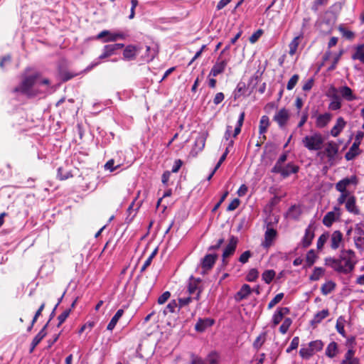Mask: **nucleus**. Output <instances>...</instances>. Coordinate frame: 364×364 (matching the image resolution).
<instances>
[{
	"mask_svg": "<svg viewBox=\"0 0 364 364\" xmlns=\"http://www.w3.org/2000/svg\"><path fill=\"white\" fill-rule=\"evenodd\" d=\"M344 263V265L340 264V260L336 259L335 257H329L325 259V264L338 273L348 274L353 271L356 264L353 259L347 258Z\"/></svg>",
	"mask_w": 364,
	"mask_h": 364,
	"instance_id": "nucleus-1",
	"label": "nucleus"
},
{
	"mask_svg": "<svg viewBox=\"0 0 364 364\" xmlns=\"http://www.w3.org/2000/svg\"><path fill=\"white\" fill-rule=\"evenodd\" d=\"M37 75H30L25 76L21 82L14 89V92L21 93L28 97L34 96L33 87L37 80Z\"/></svg>",
	"mask_w": 364,
	"mask_h": 364,
	"instance_id": "nucleus-2",
	"label": "nucleus"
},
{
	"mask_svg": "<svg viewBox=\"0 0 364 364\" xmlns=\"http://www.w3.org/2000/svg\"><path fill=\"white\" fill-rule=\"evenodd\" d=\"M323 142L324 139L318 132H315L311 135H306L302 139L303 145L309 151L321 150Z\"/></svg>",
	"mask_w": 364,
	"mask_h": 364,
	"instance_id": "nucleus-3",
	"label": "nucleus"
},
{
	"mask_svg": "<svg viewBox=\"0 0 364 364\" xmlns=\"http://www.w3.org/2000/svg\"><path fill=\"white\" fill-rule=\"evenodd\" d=\"M127 36V33L122 31L103 30L97 34L96 39L102 40L103 43L116 42L118 40H125Z\"/></svg>",
	"mask_w": 364,
	"mask_h": 364,
	"instance_id": "nucleus-4",
	"label": "nucleus"
},
{
	"mask_svg": "<svg viewBox=\"0 0 364 364\" xmlns=\"http://www.w3.org/2000/svg\"><path fill=\"white\" fill-rule=\"evenodd\" d=\"M202 282L200 278H195L191 276L189 278L188 284V291L189 294L194 295L193 299L198 301L200 299V294L202 293V288L200 287V284Z\"/></svg>",
	"mask_w": 364,
	"mask_h": 364,
	"instance_id": "nucleus-5",
	"label": "nucleus"
},
{
	"mask_svg": "<svg viewBox=\"0 0 364 364\" xmlns=\"http://www.w3.org/2000/svg\"><path fill=\"white\" fill-rule=\"evenodd\" d=\"M218 255L216 253H208L201 259L200 265L202 269L201 274L205 275L214 267Z\"/></svg>",
	"mask_w": 364,
	"mask_h": 364,
	"instance_id": "nucleus-6",
	"label": "nucleus"
},
{
	"mask_svg": "<svg viewBox=\"0 0 364 364\" xmlns=\"http://www.w3.org/2000/svg\"><path fill=\"white\" fill-rule=\"evenodd\" d=\"M299 171V166L294 162H289L285 166L273 171L272 173H279L283 178H288L291 174L297 173Z\"/></svg>",
	"mask_w": 364,
	"mask_h": 364,
	"instance_id": "nucleus-7",
	"label": "nucleus"
},
{
	"mask_svg": "<svg viewBox=\"0 0 364 364\" xmlns=\"http://www.w3.org/2000/svg\"><path fill=\"white\" fill-rule=\"evenodd\" d=\"M229 60L226 58H222L219 56L210 70L209 76L216 77L218 75L223 73L228 63Z\"/></svg>",
	"mask_w": 364,
	"mask_h": 364,
	"instance_id": "nucleus-8",
	"label": "nucleus"
},
{
	"mask_svg": "<svg viewBox=\"0 0 364 364\" xmlns=\"http://www.w3.org/2000/svg\"><path fill=\"white\" fill-rule=\"evenodd\" d=\"M273 119L278 124L279 127L281 129H283L286 126L288 120L289 119V111L285 108L279 109L274 114Z\"/></svg>",
	"mask_w": 364,
	"mask_h": 364,
	"instance_id": "nucleus-9",
	"label": "nucleus"
},
{
	"mask_svg": "<svg viewBox=\"0 0 364 364\" xmlns=\"http://www.w3.org/2000/svg\"><path fill=\"white\" fill-rule=\"evenodd\" d=\"M314 228H313L312 224H310L306 228L305 234L302 237L299 245L303 248H307L311 245L312 240L314 238Z\"/></svg>",
	"mask_w": 364,
	"mask_h": 364,
	"instance_id": "nucleus-10",
	"label": "nucleus"
},
{
	"mask_svg": "<svg viewBox=\"0 0 364 364\" xmlns=\"http://www.w3.org/2000/svg\"><path fill=\"white\" fill-rule=\"evenodd\" d=\"M277 236V231L273 228L267 227L264 232V241L262 242V246L264 248H269L273 244Z\"/></svg>",
	"mask_w": 364,
	"mask_h": 364,
	"instance_id": "nucleus-11",
	"label": "nucleus"
},
{
	"mask_svg": "<svg viewBox=\"0 0 364 364\" xmlns=\"http://www.w3.org/2000/svg\"><path fill=\"white\" fill-rule=\"evenodd\" d=\"M237 242L238 238L236 236L231 235L230 237L228 244L223 250L222 257L224 258H227L232 255L236 250Z\"/></svg>",
	"mask_w": 364,
	"mask_h": 364,
	"instance_id": "nucleus-12",
	"label": "nucleus"
},
{
	"mask_svg": "<svg viewBox=\"0 0 364 364\" xmlns=\"http://www.w3.org/2000/svg\"><path fill=\"white\" fill-rule=\"evenodd\" d=\"M340 208L338 207H334L333 211L328 212L323 218V223L325 226L330 228L334 222H336L340 217L339 213H336V211L339 212Z\"/></svg>",
	"mask_w": 364,
	"mask_h": 364,
	"instance_id": "nucleus-13",
	"label": "nucleus"
},
{
	"mask_svg": "<svg viewBox=\"0 0 364 364\" xmlns=\"http://www.w3.org/2000/svg\"><path fill=\"white\" fill-rule=\"evenodd\" d=\"M140 48L135 45H127L123 51V58L126 60H133L136 58Z\"/></svg>",
	"mask_w": 364,
	"mask_h": 364,
	"instance_id": "nucleus-14",
	"label": "nucleus"
},
{
	"mask_svg": "<svg viewBox=\"0 0 364 364\" xmlns=\"http://www.w3.org/2000/svg\"><path fill=\"white\" fill-rule=\"evenodd\" d=\"M356 185L357 184V178L355 176H353L350 178L346 177L341 180H340L336 184V189L341 192L343 193L344 191L346 190L347 187L350 185Z\"/></svg>",
	"mask_w": 364,
	"mask_h": 364,
	"instance_id": "nucleus-15",
	"label": "nucleus"
},
{
	"mask_svg": "<svg viewBox=\"0 0 364 364\" xmlns=\"http://www.w3.org/2000/svg\"><path fill=\"white\" fill-rule=\"evenodd\" d=\"M214 323V319L211 318H200L195 325V329L197 332L202 333L205 331L208 327L212 326Z\"/></svg>",
	"mask_w": 364,
	"mask_h": 364,
	"instance_id": "nucleus-16",
	"label": "nucleus"
},
{
	"mask_svg": "<svg viewBox=\"0 0 364 364\" xmlns=\"http://www.w3.org/2000/svg\"><path fill=\"white\" fill-rule=\"evenodd\" d=\"M48 328V323H46L44 326L41 328V330L38 333V334L33 338L31 347L29 349V353H31L33 352L36 347L41 343V341L46 337L47 335L46 329Z\"/></svg>",
	"mask_w": 364,
	"mask_h": 364,
	"instance_id": "nucleus-17",
	"label": "nucleus"
},
{
	"mask_svg": "<svg viewBox=\"0 0 364 364\" xmlns=\"http://www.w3.org/2000/svg\"><path fill=\"white\" fill-rule=\"evenodd\" d=\"M289 313V309L287 307H279L274 311L272 316V323L274 326L278 325L283 319L284 315Z\"/></svg>",
	"mask_w": 364,
	"mask_h": 364,
	"instance_id": "nucleus-18",
	"label": "nucleus"
},
{
	"mask_svg": "<svg viewBox=\"0 0 364 364\" xmlns=\"http://www.w3.org/2000/svg\"><path fill=\"white\" fill-rule=\"evenodd\" d=\"M332 118V114L329 112L318 114L316 119V126L317 128L322 129L328 125Z\"/></svg>",
	"mask_w": 364,
	"mask_h": 364,
	"instance_id": "nucleus-19",
	"label": "nucleus"
},
{
	"mask_svg": "<svg viewBox=\"0 0 364 364\" xmlns=\"http://www.w3.org/2000/svg\"><path fill=\"white\" fill-rule=\"evenodd\" d=\"M343 236L340 230H335L331 235V248L332 250H337L343 241Z\"/></svg>",
	"mask_w": 364,
	"mask_h": 364,
	"instance_id": "nucleus-20",
	"label": "nucleus"
},
{
	"mask_svg": "<svg viewBox=\"0 0 364 364\" xmlns=\"http://www.w3.org/2000/svg\"><path fill=\"white\" fill-rule=\"evenodd\" d=\"M346 124V122L344 119L342 117H339L336 120V124L331 129V135L333 137L338 136L345 127Z\"/></svg>",
	"mask_w": 364,
	"mask_h": 364,
	"instance_id": "nucleus-21",
	"label": "nucleus"
},
{
	"mask_svg": "<svg viewBox=\"0 0 364 364\" xmlns=\"http://www.w3.org/2000/svg\"><path fill=\"white\" fill-rule=\"evenodd\" d=\"M252 292L251 287L249 284H244L240 289L236 293L235 299L237 301H240L246 299Z\"/></svg>",
	"mask_w": 364,
	"mask_h": 364,
	"instance_id": "nucleus-22",
	"label": "nucleus"
},
{
	"mask_svg": "<svg viewBox=\"0 0 364 364\" xmlns=\"http://www.w3.org/2000/svg\"><path fill=\"white\" fill-rule=\"evenodd\" d=\"M346 208L349 213L354 215L360 213V210L356 205V198L354 196H350L348 198L346 202Z\"/></svg>",
	"mask_w": 364,
	"mask_h": 364,
	"instance_id": "nucleus-23",
	"label": "nucleus"
},
{
	"mask_svg": "<svg viewBox=\"0 0 364 364\" xmlns=\"http://www.w3.org/2000/svg\"><path fill=\"white\" fill-rule=\"evenodd\" d=\"M339 92L342 97L347 101L351 102L356 100V96L353 94L352 89L347 85L341 87Z\"/></svg>",
	"mask_w": 364,
	"mask_h": 364,
	"instance_id": "nucleus-24",
	"label": "nucleus"
},
{
	"mask_svg": "<svg viewBox=\"0 0 364 364\" xmlns=\"http://www.w3.org/2000/svg\"><path fill=\"white\" fill-rule=\"evenodd\" d=\"M338 147L335 142H333V141L328 142V144L326 146V149H325V152L328 159H333L334 156L338 153Z\"/></svg>",
	"mask_w": 364,
	"mask_h": 364,
	"instance_id": "nucleus-25",
	"label": "nucleus"
},
{
	"mask_svg": "<svg viewBox=\"0 0 364 364\" xmlns=\"http://www.w3.org/2000/svg\"><path fill=\"white\" fill-rule=\"evenodd\" d=\"M360 145L353 143L349 150L346 153L345 158L347 161L353 160L360 154Z\"/></svg>",
	"mask_w": 364,
	"mask_h": 364,
	"instance_id": "nucleus-26",
	"label": "nucleus"
},
{
	"mask_svg": "<svg viewBox=\"0 0 364 364\" xmlns=\"http://www.w3.org/2000/svg\"><path fill=\"white\" fill-rule=\"evenodd\" d=\"M57 177L60 180H66L73 177L71 171L68 168V166H60L57 170Z\"/></svg>",
	"mask_w": 364,
	"mask_h": 364,
	"instance_id": "nucleus-27",
	"label": "nucleus"
},
{
	"mask_svg": "<svg viewBox=\"0 0 364 364\" xmlns=\"http://www.w3.org/2000/svg\"><path fill=\"white\" fill-rule=\"evenodd\" d=\"M123 314H124L123 309H121L117 310V311L115 313V314L113 316V317L111 318L110 321L109 322V323L107 326V329L108 331H112L114 328L118 321L120 319V318L122 316Z\"/></svg>",
	"mask_w": 364,
	"mask_h": 364,
	"instance_id": "nucleus-28",
	"label": "nucleus"
},
{
	"mask_svg": "<svg viewBox=\"0 0 364 364\" xmlns=\"http://www.w3.org/2000/svg\"><path fill=\"white\" fill-rule=\"evenodd\" d=\"M269 126V119L267 115H263L260 118L259 133L260 135H263V138H265L264 134L267 132V129Z\"/></svg>",
	"mask_w": 364,
	"mask_h": 364,
	"instance_id": "nucleus-29",
	"label": "nucleus"
},
{
	"mask_svg": "<svg viewBox=\"0 0 364 364\" xmlns=\"http://www.w3.org/2000/svg\"><path fill=\"white\" fill-rule=\"evenodd\" d=\"M115 52L116 50L114 46H112V44L105 45L103 47L102 53L99 55V59L104 60L108 57L114 55Z\"/></svg>",
	"mask_w": 364,
	"mask_h": 364,
	"instance_id": "nucleus-30",
	"label": "nucleus"
},
{
	"mask_svg": "<svg viewBox=\"0 0 364 364\" xmlns=\"http://www.w3.org/2000/svg\"><path fill=\"white\" fill-rule=\"evenodd\" d=\"M335 288H336V283L330 280V281L326 282L321 286V291L322 294L326 296V295L329 294L331 291H333Z\"/></svg>",
	"mask_w": 364,
	"mask_h": 364,
	"instance_id": "nucleus-31",
	"label": "nucleus"
},
{
	"mask_svg": "<svg viewBox=\"0 0 364 364\" xmlns=\"http://www.w3.org/2000/svg\"><path fill=\"white\" fill-rule=\"evenodd\" d=\"M58 74L60 79L64 82L70 80V79H72L77 75V73H70L69 71L61 67H59L58 68Z\"/></svg>",
	"mask_w": 364,
	"mask_h": 364,
	"instance_id": "nucleus-32",
	"label": "nucleus"
},
{
	"mask_svg": "<svg viewBox=\"0 0 364 364\" xmlns=\"http://www.w3.org/2000/svg\"><path fill=\"white\" fill-rule=\"evenodd\" d=\"M303 38V33H300L299 36H296L295 38H294V39L291 41V43H289V53L291 55H293L295 54L296 50H297V48H298V46H299V41L300 38Z\"/></svg>",
	"mask_w": 364,
	"mask_h": 364,
	"instance_id": "nucleus-33",
	"label": "nucleus"
},
{
	"mask_svg": "<svg viewBox=\"0 0 364 364\" xmlns=\"http://www.w3.org/2000/svg\"><path fill=\"white\" fill-rule=\"evenodd\" d=\"M333 21L330 18H324L320 22L321 29L326 33H330L333 27Z\"/></svg>",
	"mask_w": 364,
	"mask_h": 364,
	"instance_id": "nucleus-34",
	"label": "nucleus"
},
{
	"mask_svg": "<svg viewBox=\"0 0 364 364\" xmlns=\"http://www.w3.org/2000/svg\"><path fill=\"white\" fill-rule=\"evenodd\" d=\"M341 107V102L338 95H333L332 100L328 105V109L331 110H338Z\"/></svg>",
	"mask_w": 364,
	"mask_h": 364,
	"instance_id": "nucleus-35",
	"label": "nucleus"
},
{
	"mask_svg": "<svg viewBox=\"0 0 364 364\" xmlns=\"http://www.w3.org/2000/svg\"><path fill=\"white\" fill-rule=\"evenodd\" d=\"M275 275H276V272L274 270L267 269L262 273V277L263 281L266 284H269L273 281Z\"/></svg>",
	"mask_w": 364,
	"mask_h": 364,
	"instance_id": "nucleus-36",
	"label": "nucleus"
},
{
	"mask_svg": "<svg viewBox=\"0 0 364 364\" xmlns=\"http://www.w3.org/2000/svg\"><path fill=\"white\" fill-rule=\"evenodd\" d=\"M317 255L314 250H310L307 252L306 255V266L311 267L316 262Z\"/></svg>",
	"mask_w": 364,
	"mask_h": 364,
	"instance_id": "nucleus-37",
	"label": "nucleus"
},
{
	"mask_svg": "<svg viewBox=\"0 0 364 364\" xmlns=\"http://www.w3.org/2000/svg\"><path fill=\"white\" fill-rule=\"evenodd\" d=\"M328 314L329 311L328 309H323L322 311H320L315 314L314 319L311 321V323H319L323 319L326 318Z\"/></svg>",
	"mask_w": 364,
	"mask_h": 364,
	"instance_id": "nucleus-38",
	"label": "nucleus"
},
{
	"mask_svg": "<svg viewBox=\"0 0 364 364\" xmlns=\"http://www.w3.org/2000/svg\"><path fill=\"white\" fill-rule=\"evenodd\" d=\"M337 343L334 341L331 342L326 349V355L327 357L330 358H333L336 356V350H337Z\"/></svg>",
	"mask_w": 364,
	"mask_h": 364,
	"instance_id": "nucleus-39",
	"label": "nucleus"
},
{
	"mask_svg": "<svg viewBox=\"0 0 364 364\" xmlns=\"http://www.w3.org/2000/svg\"><path fill=\"white\" fill-rule=\"evenodd\" d=\"M314 353L313 350L308 345V347H302L299 350L300 356L304 360H309L313 355Z\"/></svg>",
	"mask_w": 364,
	"mask_h": 364,
	"instance_id": "nucleus-40",
	"label": "nucleus"
},
{
	"mask_svg": "<svg viewBox=\"0 0 364 364\" xmlns=\"http://www.w3.org/2000/svg\"><path fill=\"white\" fill-rule=\"evenodd\" d=\"M245 83L244 82H239L235 89V90L232 92V97L234 100H237L241 97V95L244 93L245 90Z\"/></svg>",
	"mask_w": 364,
	"mask_h": 364,
	"instance_id": "nucleus-41",
	"label": "nucleus"
},
{
	"mask_svg": "<svg viewBox=\"0 0 364 364\" xmlns=\"http://www.w3.org/2000/svg\"><path fill=\"white\" fill-rule=\"evenodd\" d=\"M287 157H288V153L287 152H284L283 154H282L278 158V159L277 160L275 164L274 165V166L271 169V172H272L273 171H275L278 168H279L280 167L283 166L284 165V163L287 160Z\"/></svg>",
	"mask_w": 364,
	"mask_h": 364,
	"instance_id": "nucleus-42",
	"label": "nucleus"
},
{
	"mask_svg": "<svg viewBox=\"0 0 364 364\" xmlns=\"http://www.w3.org/2000/svg\"><path fill=\"white\" fill-rule=\"evenodd\" d=\"M325 269L322 267H316L314 269L313 273L309 277L311 281H318L321 277L324 274Z\"/></svg>",
	"mask_w": 364,
	"mask_h": 364,
	"instance_id": "nucleus-43",
	"label": "nucleus"
},
{
	"mask_svg": "<svg viewBox=\"0 0 364 364\" xmlns=\"http://www.w3.org/2000/svg\"><path fill=\"white\" fill-rule=\"evenodd\" d=\"M266 339V333H262L259 336L257 337L255 341H254L252 346L253 348L258 350L264 344Z\"/></svg>",
	"mask_w": 364,
	"mask_h": 364,
	"instance_id": "nucleus-44",
	"label": "nucleus"
},
{
	"mask_svg": "<svg viewBox=\"0 0 364 364\" xmlns=\"http://www.w3.org/2000/svg\"><path fill=\"white\" fill-rule=\"evenodd\" d=\"M158 252V247H156L151 254L149 256L146 260L144 262V264L141 267L140 272H143L145 269L151 264L154 257L156 255Z\"/></svg>",
	"mask_w": 364,
	"mask_h": 364,
	"instance_id": "nucleus-45",
	"label": "nucleus"
},
{
	"mask_svg": "<svg viewBox=\"0 0 364 364\" xmlns=\"http://www.w3.org/2000/svg\"><path fill=\"white\" fill-rule=\"evenodd\" d=\"M308 345L313 350V352L314 353L316 352L321 350L323 347V343L321 340L311 341L310 343H309Z\"/></svg>",
	"mask_w": 364,
	"mask_h": 364,
	"instance_id": "nucleus-46",
	"label": "nucleus"
},
{
	"mask_svg": "<svg viewBox=\"0 0 364 364\" xmlns=\"http://www.w3.org/2000/svg\"><path fill=\"white\" fill-rule=\"evenodd\" d=\"M328 237L329 233L328 232H325L319 236L316 244L318 250H321L323 247Z\"/></svg>",
	"mask_w": 364,
	"mask_h": 364,
	"instance_id": "nucleus-47",
	"label": "nucleus"
},
{
	"mask_svg": "<svg viewBox=\"0 0 364 364\" xmlns=\"http://www.w3.org/2000/svg\"><path fill=\"white\" fill-rule=\"evenodd\" d=\"M71 312V309H65L63 313H61L58 316V323L57 324V327L59 328L67 319Z\"/></svg>",
	"mask_w": 364,
	"mask_h": 364,
	"instance_id": "nucleus-48",
	"label": "nucleus"
},
{
	"mask_svg": "<svg viewBox=\"0 0 364 364\" xmlns=\"http://www.w3.org/2000/svg\"><path fill=\"white\" fill-rule=\"evenodd\" d=\"M291 323L292 320L290 318H285L282 324L279 327V331L282 334H285L288 331Z\"/></svg>",
	"mask_w": 364,
	"mask_h": 364,
	"instance_id": "nucleus-49",
	"label": "nucleus"
},
{
	"mask_svg": "<svg viewBox=\"0 0 364 364\" xmlns=\"http://www.w3.org/2000/svg\"><path fill=\"white\" fill-rule=\"evenodd\" d=\"M259 276V272L257 269H251L247 276H246V280L250 282H255Z\"/></svg>",
	"mask_w": 364,
	"mask_h": 364,
	"instance_id": "nucleus-50",
	"label": "nucleus"
},
{
	"mask_svg": "<svg viewBox=\"0 0 364 364\" xmlns=\"http://www.w3.org/2000/svg\"><path fill=\"white\" fill-rule=\"evenodd\" d=\"M284 293L277 294L268 304V309H271L284 298Z\"/></svg>",
	"mask_w": 364,
	"mask_h": 364,
	"instance_id": "nucleus-51",
	"label": "nucleus"
},
{
	"mask_svg": "<svg viewBox=\"0 0 364 364\" xmlns=\"http://www.w3.org/2000/svg\"><path fill=\"white\" fill-rule=\"evenodd\" d=\"M177 306L178 304L176 300L171 301L164 310V314L166 315L168 313H173Z\"/></svg>",
	"mask_w": 364,
	"mask_h": 364,
	"instance_id": "nucleus-52",
	"label": "nucleus"
},
{
	"mask_svg": "<svg viewBox=\"0 0 364 364\" xmlns=\"http://www.w3.org/2000/svg\"><path fill=\"white\" fill-rule=\"evenodd\" d=\"M343 7V4L341 2H336L331 6H330L328 11L333 14V15H338L341 11Z\"/></svg>",
	"mask_w": 364,
	"mask_h": 364,
	"instance_id": "nucleus-53",
	"label": "nucleus"
},
{
	"mask_svg": "<svg viewBox=\"0 0 364 364\" xmlns=\"http://www.w3.org/2000/svg\"><path fill=\"white\" fill-rule=\"evenodd\" d=\"M299 75L297 74H294L290 79L288 81V83H287V89L288 90H291L292 89H294V87L296 86V85L297 84L298 81H299Z\"/></svg>",
	"mask_w": 364,
	"mask_h": 364,
	"instance_id": "nucleus-54",
	"label": "nucleus"
},
{
	"mask_svg": "<svg viewBox=\"0 0 364 364\" xmlns=\"http://www.w3.org/2000/svg\"><path fill=\"white\" fill-rule=\"evenodd\" d=\"M299 344V338L298 336H295L292 338L289 346L287 348L286 352L289 353L293 350H296Z\"/></svg>",
	"mask_w": 364,
	"mask_h": 364,
	"instance_id": "nucleus-55",
	"label": "nucleus"
},
{
	"mask_svg": "<svg viewBox=\"0 0 364 364\" xmlns=\"http://www.w3.org/2000/svg\"><path fill=\"white\" fill-rule=\"evenodd\" d=\"M119 167L120 165H117L114 166V160L112 159L107 161L104 166L105 169L107 171H109L110 172L114 171Z\"/></svg>",
	"mask_w": 364,
	"mask_h": 364,
	"instance_id": "nucleus-56",
	"label": "nucleus"
},
{
	"mask_svg": "<svg viewBox=\"0 0 364 364\" xmlns=\"http://www.w3.org/2000/svg\"><path fill=\"white\" fill-rule=\"evenodd\" d=\"M193 300H195L193 299V296H188L185 298H179L178 299V309H181L182 307L188 305Z\"/></svg>",
	"mask_w": 364,
	"mask_h": 364,
	"instance_id": "nucleus-57",
	"label": "nucleus"
},
{
	"mask_svg": "<svg viewBox=\"0 0 364 364\" xmlns=\"http://www.w3.org/2000/svg\"><path fill=\"white\" fill-rule=\"evenodd\" d=\"M252 253L250 250H246L239 257V262L242 264H245L248 262L249 259L252 257Z\"/></svg>",
	"mask_w": 364,
	"mask_h": 364,
	"instance_id": "nucleus-58",
	"label": "nucleus"
},
{
	"mask_svg": "<svg viewBox=\"0 0 364 364\" xmlns=\"http://www.w3.org/2000/svg\"><path fill=\"white\" fill-rule=\"evenodd\" d=\"M339 31L342 33V35L346 38L347 39H352L354 37V33L351 31L346 29L343 26H340L338 28Z\"/></svg>",
	"mask_w": 364,
	"mask_h": 364,
	"instance_id": "nucleus-59",
	"label": "nucleus"
},
{
	"mask_svg": "<svg viewBox=\"0 0 364 364\" xmlns=\"http://www.w3.org/2000/svg\"><path fill=\"white\" fill-rule=\"evenodd\" d=\"M289 212L291 214V218L294 220H298L299 215H300V211L298 210V208L294 205H291L289 209Z\"/></svg>",
	"mask_w": 364,
	"mask_h": 364,
	"instance_id": "nucleus-60",
	"label": "nucleus"
},
{
	"mask_svg": "<svg viewBox=\"0 0 364 364\" xmlns=\"http://www.w3.org/2000/svg\"><path fill=\"white\" fill-rule=\"evenodd\" d=\"M190 364H205V360L200 356L192 353Z\"/></svg>",
	"mask_w": 364,
	"mask_h": 364,
	"instance_id": "nucleus-61",
	"label": "nucleus"
},
{
	"mask_svg": "<svg viewBox=\"0 0 364 364\" xmlns=\"http://www.w3.org/2000/svg\"><path fill=\"white\" fill-rule=\"evenodd\" d=\"M355 233L358 236H364V222L356 224L355 228Z\"/></svg>",
	"mask_w": 364,
	"mask_h": 364,
	"instance_id": "nucleus-62",
	"label": "nucleus"
},
{
	"mask_svg": "<svg viewBox=\"0 0 364 364\" xmlns=\"http://www.w3.org/2000/svg\"><path fill=\"white\" fill-rule=\"evenodd\" d=\"M240 204L239 198H234L227 208L228 211H233L238 208Z\"/></svg>",
	"mask_w": 364,
	"mask_h": 364,
	"instance_id": "nucleus-63",
	"label": "nucleus"
},
{
	"mask_svg": "<svg viewBox=\"0 0 364 364\" xmlns=\"http://www.w3.org/2000/svg\"><path fill=\"white\" fill-rule=\"evenodd\" d=\"M355 247L360 250H364V236L354 238Z\"/></svg>",
	"mask_w": 364,
	"mask_h": 364,
	"instance_id": "nucleus-64",
	"label": "nucleus"
}]
</instances>
